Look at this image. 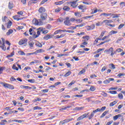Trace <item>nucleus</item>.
I'll list each match as a JSON object with an SVG mask.
<instances>
[{
  "label": "nucleus",
  "mask_w": 125,
  "mask_h": 125,
  "mask_svg": "<svg viewBox=\"0 0 125 125\" xmlns=\"http://www.w3.org/2000/svg\"><path fill=\"white\" fill-rule=\"evenodd\" d=\"M45 11H46V10L45 9V8L43 7H41L38 10V12L40 14L45 13Z\"/></svg>",
  "instance_id": "nucleus-13"
},
{
  "label": "nucleus",
  "mask_w": 125,
  "mask_h": 125,
  "mask_svg": "<svg viewBox=\"0 0 125 125\" xmlns=\"http://www.w3.org/2000/svg\"><path fill=\"white\" fill-rule=\"evenodd\" d=\"M103 25V21H98L96 23V26L97 27H100V26H102Z\"/></svg>",
  "instance_id": "nucleus-36"
},
{
  "label": "nucleus",
  "mask_w": 125,
  "mask_h": 125,
  "mask_svg": "<svg viewBox=\"0 0 125 125\" xmlns=\"http://www.w3.org/2000/svg\"><path fill=\"white\" fill-rule=\"evenodd\" d=\"M42 108L39 106H36L33 107V110L34 111L36 110H42Z\"/></svg>",
  "instance_id": "nucleus-45"
},
{
  "label": "nucleus",
  "mask_w": 125,
  "mask_h": 125,
  "mask_svg": "<svg viewBox=\"0 0 125 125\" xmlns=\"http://www.w3.org/2000/svg\"><path fill=\"white\" fill-rule=\"evenodd\" d=\"M35 45L38 47H42V44L40 42H37Z\"/></svg>",
  "instance_id": "nucleus-53"
},
{
  "label": "nucleus",
  "mask_w": 125,
  "mask_h": 125,
  "mask_svg": "<svg viewBox=\"0 0 125 125\" xmlns=\"http://www.w3.org/2000/svg\"><path fill=\"white\" fill-rule=\"evenodd\" d=\"M84 73H85V70L84 69H83L79 72L78 75L80 76L81 75H83V74H84Z\"/></svg>",
  "instance_id": "nucleus-42"
},
{
  "label": "nucleus",
  "mask_w": 125,
  "mask_h": 125,
  "mask_svg": "<svg viewBox=\"0 0 125 125\" xmlns=\"http://www.w3.org/2000/svg\"><path fill=\"white\" fill-rule=\"evenodd\" d=\"M27 82H28V83H34L35 82V79H30V80H28Z\"/></svg>",
  "instance_id": "nucleus-59"
},
{
  "label": "nucleus",
  "mask_w": 125,
  "mask_h": 125,
  "mask_svg": "<svg viewBox=\"0 0 125 125\" xmlns=\"http://www.w3.org/2000/svg\"><path fill=\"white\" fill-rule=\"evenodd\" d=\"M0 84H2L3 86L5 87V88H9V89H11V90L14 89V86L13 85L7 83H4L3 82L0 83Z\"/></svg>",
  "instance_id": "nucleus-3"
},
{
  "label": "nucleus",
  "mask_w": 125,
  "mask_h": 125,
  "mask_svg": "<svg viewBox=\"0 0 125 125\" xmlns=\"http://www.w3.org/2000/svg\"><path fill=\"white\" fill-rule=\"evenodd\" d=\"M61 8H58L55 10V12H56V13H59V12L61 11Z\"/></svg>",
  "instance_id": "nucleus-54"
},
{
  "label": "nucleus",
  "mask_w": 125,
  "mask_h": 125,
  "mask_svg": "<svg viewBox=\"0 0 125 125\" xmlns=\"http://www.w3.org/2000/svg\"><path fill=\"white\" fill-rule=\"evenodd\" d=\"M118 97L120 99V100H122V99H124V96L123 95V94L120 93L118 95Z\"/></svg>",
  "instance_id": "nucleus-46"
},
{
  "label": "nucleus",
  "mask_w": 125,
  "mask_h": 125,
  "mask_svg": "<svg viewBox=\"0 0 125 125\" xmlns=\"http://www.w3.org/2000/svg\"><path fill=\"white\" fill-rule=\"evenodd\" d=\"M91 14H95V13H97V8H95L91 10Z\"/></svg>",
  "instance_id": "nucleus-35"
},
{
  "label": "nucleus",
  "mask_w": 125,
  "mask_h": 125,
  "mask_svg": "<svg viewBox=\"0 0 125 125\" xmlns=\"http://www.w3.org/2000/svg\"><path fill=\"white\" fill-rule=\"evenodd\" d=\"M103 22V23H105V26H108L111 28H114V27L116 26L115 24H110V23H113V21L112 20H104Z\"/></svg>",
  "instance_id": "nucleus-1"
},
{
  "label": "nucleus",
  "mask_w": 125,
  "mask_h": 125,
  "mask_svg": "<svg viewBox=\"0 0 125 125\" xmlns=\"http://www.w3.org/2000/svg\"><path fill=\"white\" fill-rule=\"evenodd\" d=\"M45 52V51L44 50L42 49H40L36 50L35 51V53H36V55H37L38 53H42Z\"/></svg>",
  "instance_id": "nucleus-23"
},
{
  "label": "nucleus",
  "mask_w": 125,
  "mask_h": 125,
  "mask_svg": "<svg viewBox=\"0 0 125 125\" xmlns=\"http://www.w3.org/2000/svg\"><path fill=\"white\" fill-rule=\"evenodd\" d=\"M74 15L76 16V17L79 18V17H82V15L81 14V13L79 12H76L74 13Z\"/></svg>",
  "instance_id": "nucleus-33"
},
{
  "label": "nucleus",
  "mask_w": 125,
  "mask_h": 125,
  "mask_svg": "<svg viewBox=\"0 0 125 125\" xmlns=\"http://www.w3.org/2000/svg\"><path fill=\"white\" fill-rule=\"evenodd\" d=\"M111 40L109 39L108 40H106L105 41H104V42H101V43H100L99 44H98L97 46H99L100 45H102V44H104V43H106V42H110Z\"/></svg>",
  "instance_id": "nucleus-27"
},
{
  "label": "nucleus",
  "mask_w": 125,
  "mask_h": 125,
  "mask_svg": "<svg viewBox=\"0 0 125 125\" xmlns=\"http://www.w3.org/2000/svg\"><path fill=\"white\" fill-rule=\"evenodd\" d=\"M70 3H71L70 5L73 8H76V7L78 6V3H77L76 1H73L70 2Z\"/></svg>",
  "instance_id": "nucleus-16"
},
{
  "label": "nucleus",
  "mask_w": 125,
  "mask_h": 125,
  "mask_svg": "<svg viewBox=\"0 0 125 125\" xmlns=\"http://www.w3.org/2000/svg\"><path fill=\"white\" fill-rule=\"evenodd\" d=\"M12 122H15L16 123H18L19 124H21V123L24 122V120H18L16 119H14L12 120Z\"/></svg>",
  "instance_id": "nucleus-38"
},
{
  "label": "nucleus",
  "mask_w": 125,
  "mask_h": 125,
  "mask_svg": "<svg viewBox=\"0 0 125 125\" xmlns=\"http://www.w3.org/2000/svg\"><path fill=\"white\" fill-rule=\"evenodd\" d=\"M64 3V0L60 1L59 2H55V4L56 5H60V4H63Z\"/></svg>",
  "instance_id": "nucleus-39"
},
{
  "label": "nucleus",
  "mask_w": 125,
  "mask_h": 125,
  "mask_svg": "<svg viewBox=\"0 0 125 125\" xmlns=\"http://www.w3.org/2000/svg\"><path fill=\"white\" fill-rule=\"evenodd\" d=\"M104 53L107 54H110V56H114V54H116V51H114V48L112 47L108 49H106Z\"/></svg>",
  "instance_id": "nucleus-2"
},
{
  "label": "nucleus",
  "mask_w": 125,
  "mask_h": 125,
  "mask_svg": "<svg viewBox=\"0 0 125 125\" xmlns=\"http://www.w3.org/2000/svg\"><path fill=\"white\" fill-rule=\"evenodd\" d=\"M121 117H123L122 114H120L117 115H115L113 117V121H117L119 118H121Z\"/></svg>",
  "instance_id": "nucleus-21"
},
{
  "label": "nucleus",
  "mask_w": 125,
  "mask_h": 125,
  "mask_svg": "<svg viewBox=\"0 0 125 125\" xmlns=\"http://www.w3.org/2000/svg\"><path fill=\"white\" fill-rule=\"evenodd\" d=\"M95 89H96V88H95V87H94V86H92L90 88V91H95Z\"/></svg>",
  "instance_id": "nucleus-61"
},
{
  "label": "nucleus",
  "mask_w": 125,
  "mask_h": 125,
  "mask_svg": "<svg viewBox=\"0 0 125 125\" xmlns=\"http://www.w3.org/2000/svg\"><path fill=\"white\" fill-rule=\"evenodd\" d=\"M105 33H106V31H103L101 33L100 38H102L103 37H104V35H105Z\"/></svg>",
  "instance_id": "nucleus-62"
},
{
  "label": "nucleus",
  "mask_w": 125,
  "mask_h": 125,
  "mask_svg": "<svg viewBox=\"0 0 125 125\" xmlns=\"http://www.w3.org/2000/svg\"><path fill=\"white\" fill-rule=\"evenodd\" d=\"M12 25V21H8L7 25V29H10Z\"/></svg>",
  "instance_id": "nucleus-31"
},
{
  "label": "nucleus",
  "mask_w": 125,
  "mask_h": 125,
  "mask_svg": "<svg viewBox=\"0 0 125 125\" xmlns=\"http://www.w3.org/2000/svg\"><path fill=\"white\" fill-rule=\"evenodd\" d=\"M29 35H30V36H32V35H33L35 36L36 34V32H35V31L34 30H33V28H30L29 30Z\"/></svg>",
  "instance_id": "nucleus-25"
},
{
  "label": "nucleus",
  "mask_w": 125,
  "mask_h": 125,
  "mask_svg": "<svg viewBox=\"0 0 125 125\" xmlns=\"http://www.w3.org/2000/svg\"><path fill=\"white\" fill-rule=\"evenodd\" d=\"M85 28L87 31H91L95 29V24H92L91 25H87L85 26Z\"/></svg>",
  "instance_id": "nucleus-8"
},
{
  "label": "nucleus",
  "mask_w": 125,
  "mask_h": 125,
  "mask_svg": "<svg viewBox=\"0 0 125 125\" xmlns=\"http://www.w3.org/2000/svg\"><path fill=\"white\" fill-rule=\"evenodd\" d=\"M51 38H52L51 35H46L43 37V40H45V41H48V40H50Z\"/></svg>",
  "instance_id": "nucleus-26"
},
{
  "label": "nucleus",
  "mask_w": 125,
  "mask_h": 125,
  "mask_svg": "<svg viewBox=\"0 0 125 125\" xmlns=\"http://www.w3.org/2000/svg\"><path fill=\"white\" fill-rule=\"evenodd\" d=\"M108 93H110L111 94H117V91H108Z\"/></svg>",
  "instance_id": "nucleus-63"
},
{
  "label": "nucleus",
  "mask_w": 125,
  "mask_h": 125,
  "mask_svg": "<svg viewBox=\"0 0 125 125\" xmlns=\"http://www.w3.org/2000/svg\"><path fill=\"white\" fill-rule=\"evenodd\" d=\"M83 26H85V23H83L80 24L76 25V28L78 27V28H81L82 27H83Z\"/></svg>",
  "instance_id": "nucleus-47"
},
{
  "label": "nucleus",
  "mask_w": 125,
  "mask_h": 125,
  "mask_svg": "<svg viewBox=\"0 0 125 125\" xmlns=\"http://www.w3.org/2000/svg\"><path fill=\"white\" fill-rule=\"evenodd\" d=\"M34 44V43L33 42H28V45H29V46H30L31 47H33Z\"/></svg>",
  "instance_id": "nucleus-51"
},
{
  "label": "nucleus",
  "mask_w": 125,
  "mask_h": 125,
  "mask_svg": "<svg viewBox=\"0 0 125 125\" xmlns=\"http://www.w3.org/2000/svg\"><path fill=\"white\" fill-rule=\"evenodd\" d=\"M111 15H112V13L107 14L106 13H102L101 15H100V16L101 17L102 16H106V17H108V16H111Z\"/></svg>",
  "instance_id": "nucleus-24"
},
{
  "label": "nucleus",
  "mask_w": 125,
  "mask_h": 125,
  "mask_svg": "<svg viewBox=\"0 0 125 125\" xmlns=\"http://www.w3.org/2000/svg\"><path fill=\"white\" fill-rule=\"evenodd\" d=\"M13 33V30L12 29H9L8 32L6 33L7 36H9L10 35H11Z\"/></svg>",
  "instance_id": "nucleus-41"
},
{
  "label": "nucleus",
  "mask_w": 125,
  "mask_h": 125,
  "mask_svg": "<svg viewBox=\"0 0 125 125\" xmlns=\"http://www.w3.org/2000/svg\"><path fill=\"white\" fill-rule=\"evenodd\" d=\"M109 66L111 67H110V69H112V70H115L116 69V67L115 66V65L113 63L109 64Z\"/></svg>",
  "instance_id": "nucleus-44"
},
{
  "label": "nucleus",
  "mask_w": 125,
  "mask_h": 125,
  "mask_svg": "<svg viewBox=\"0 0 125 125\" xmlns=\"http://www.w3.org/2000/svg\"><path fill=\"white\" fill-rule=\"evenodd\" d=\"M115 34H118V31H115V30H112L110 32H109V33H108L109 36H112V35H114Z\"/></svg>",
  "instance_id": "nucleus-34"
},
{
  "label": "nucleus",
  "mask_w": 125,
  "mask_h": 125,
  "mask_svg": "<svg viewBox=\"0 0 125 125\" xmlns=\"http://www.w3.org/2000/svg\"><path fill=\"white\" fill-rule=\"evenodd\" d=\"M20 17V16H19L18 15L14 16L13 17V18L14 20H16V21H19V20H23L24 18H19Z\"/></svg>",
  "instance_id": "nucleus-14"
},
{
  "label": "nucleus",
  "mask_w": 125,
  "mask_h": 125,
  "mask_svg": "<svg viewBox=\"0 0 125 125\" xmlns=\"http://www.w3.org/2000/svg\"><path fill=\"white\" fill-rule=\"evenodd\" d=\"M66 36V34H62L61 35H56L55 36V39H62V38H64Z\"/></svg>",
  "instance_id": "nucleus-19"
},
{
  "label": "nucleus",
  "mask_w": 125,
  "mask_h": 125,
  "mask_svg": "<svg viewBox=\"0 0 125 125\" xmlns=\"http://www.w3.org/2000/svg\"><path fill=\"white\" fill-rule=\"evenodd\" d=\"M2 22H6V20H7V17L4 16V18L2 19Z\"/></svg>",
  "instance_id": "nucleus-64"
},
{
  "label": "nucleus",
  "mask_w": 125,
  "mask_h": 125,
  "mask_svg": "<svg viewBox=\"0 0 125 125\" xmlns=\"http://www.w3.org/2000/svg\"><path fill=\"white\" fill-rule=\"evenodd\" d=\"M37 34H34V38H35V39H36V38H39V37H40V36L41 35V31H40L39 30H38L37 32Z\"/></svg>",
  "instance_id": "nucleus-29"
},
{
  "label": "nucleus",
  "mask_w": 125,
  "mask_h": 125,
  "mask_svg": "<svg viewBox=\"0 0 125 125\" xmlns=\"http://www.w3.org/2000/svg\"><path fill=\"white\" fill-rule=\"evenodd\" d=\"M70 108H72V106L69 105L64 108H62L60 109V111H64V110H67V109H69Z\"/></svg>",
  "instance_id": "nucleus-32"
},
{
  "label": "nucleus",
  "mask_w": 125,
  "mask_h": 125,
  "mask_svg": "<svg viewBox=\"0 0 125 125\" xmlns=\"http://www.w3.org/2000/svg\"><path fill=\"white\" fill-rule=\"evenodd\" d=\"M82 39H83V40H83L82 42H88V40H89L90 39V37H89V36L88 35H86L85 36H83L82 37Z\"/></svg>",
  "instance_id": "nucleus-18"
},
{
  "label": "nucleus",
  "mask_w": 125,
  "mask_h": 125,
  "mask_svg": "<svg viewBox=\"0 0 125 125\" xmlns=\"http://www.w3.org/2000/svg\"><path fill=\"white\" fill-rule=\"evenodd\" d=\"M89 115V112H87L86 113H84V114L81 115L80 117H78L77 119V122L80 121H82V120H83L85 118H86L87 116Z\"/></svg>",
  "instance_id": "nucleus-7"
},
{
  "label": "nucleus",
  "mask_w": 125,
  "mask_h": 125,
  "mask_svg": "<svg viewBox=\"0 0 125 125\" xmlns=\"http://www.w3.org/2000/svg\"><path fill=\"white\" fill-rule=\"evenodd\" d=\"M116 104H117V102H116V101H114L113 102H111L109 104V106L113 107V106L116 105Z\"/></svg>",
  "instance_id": "nucleus-43"
},
{
  "label": "nucleus",
  "mask_w": 125,
  "mask_h": 125,
  "mask_svg": "<svg viewBox=\"0 0 125 125\" xmlns=\"http://www.w3.org/2000/svg\"><path fill=\"white\" fill-rule=\"evenodd\" d=\"M125 26V24L124 23H121L118 27V30H121V29H122V28H123V27H124Z\"/></svg>",
  "instance_id": "nucleus-60"
},
{
  "label": "nucleus",
  "mask_w": 125,
  "mask_h": 125,
  "mask_svg": "<svg viewBox=\"0 0 125 125\" xmlns=\"http://www.w3.org/2000/svg\"><path fill=\"white\" fill-rule=\"evenodd\" d=\"M37 30H39L40 31V32H42V34H47L48 33V30H46L45 28L43 27H39L37 29Z\"/></svg>",
  "instance_id": "nucleus-12"
},
{
  "label": "nucleus",
  "mask_w": 125,
  "mask_h": 125,
  "mask_svg": "<svg viewBox=\"0 0 125 125\" xmlns=\"http://www.w3.org/2000/svg\"><path fill=\"white\" fill-rule=\"evenodd\" d=\"M106 109V106H103L101 108H97L96 109L97 112H103V111H105Z\"/></svg>",
  "instance_id": "nucleus-22"
},
{
  "label": "nucleus",
  "mask_w": 125,
  "mask_h": 125,
  "mask_svg": "<svg viewBox=\"0 0 125 125\" xmlns=\"http://www.w3.org/2000/svg\"><path fill=\"white\" fill-rule=\"evenodd\" d=\"M32 23L34 24V25H40V23L39 22V21L36 19H34L32 21Z\"/></svg>",
  "instance_id": "nucleus-20"
},
{
  "label": "nucleus",
  "mask_w": 125,
  "mask_h": 125,
  "mask_svg": "<svg viewBox=\"0 0 125 125\" xmlns=\"http://www.w3.org/2000/svg\"><path fill=\"white\" fill-rule=\"evenodd\" d=\"M63 23L65 26H71V25H72V23H71L70 18L69 17H66L65 18Z\"/></svg>",
  "instance_id": "nucleus-6"
},
{
  "label": "nucleus",
  "mask_w": 125,
  "mask_h": 125,
  "mask_svg": "<svg viewBox=\"0 0 125 125\" xmlns=\"http://www.w3.org/2000/svg\"><path fill=\"white\" fill-rule=\"evenodd\" d=\"M12 69H13V70H16V71H18L19 70V68H18L15 64L13 65Z\"/></svg>",
  "instance_id": "nucleus-56"
},
{
  "label": "nucleus",
  "mask_w": 125,
  "mask_h": 125,
  "mask_svg": "<svg viewBox=\"0 0 125 125\" xmlns=\"http://www.w3.org/2000/svg\"><path fill=\"white\" fill-rule=\"evenodd\" d=\"M75 21L76 22H77V24H80V23H82L83 22V20L76 19Z\"/></svg>",
  "instance_id": "nucleus-58"
},
{
  "label": "nucleus",
  "mask_w": 125,
  "mask_h": 125,
  "mask_svg": "<svg viewBox=\"0 0 125 125\" xmlns=\"http://www.w3.org/2000/svg\"><path fill=\"white\" fill-rule=\"evenodd\" d=\"M71 121H73V118L66 119L64 120L63 121H61L60 122V124H61V125H65V124L69 123V122H71Z\"/></svg>",
  "instance_id": "nucleus-9"
},
{
  "label": "nucleus",
  "mask_w": 125,
  "mask_h": 125,
  "mask_svg": "<svg viewBox=\"0 0 125 125\" xmlns=\"http://www.w3.org/2000/svg\"><path fill=\"white\" fill-rule=\"evenodd\" d=\"M27 42H28V39L23 38L19 42L18 44L19 45H24V46H26V45H27Z\"/></svg>",
  "instance_id": "nucleus-5"
},
{
  "label": "nucleus",
  "mask_w": 125,
  "mask_h": 125,
  "mask_svg": "<svg viewBox=\"0 0 125 125\" xmlns=\"http://www.w3.org/2000/svg\"><path fill=\"white\" fill-rule=\"evenodd\" d=\"M63 56H69V54H62L58 55V57H62Z\"/></svg>",
  "instance_id": "nucleus-50"
},
{
  "label": "nucleus",
  "mask_w": 125,
  "mask_h": 125,
  "mask_svg": "<svg viewBox=\"0 0 125 125\" xmlns=\"http://www.w3.org/2000/svg\"><path fill=\"white\" fill-rule=\"evenodd\" d=\"M72 74V72L71 71H68L65 74H64V77H69L70 75Z\"/></svg>",
  "instance_id": "nucleus-52"
},
{
  "label": "nucleus",
  "mask_w": 125,
  "mask_h": 125,
  "mask_svg": "<svg viewBox=\"0 0 125 125\" xmlns=\"http://www.w3.org/2000/svg\"><path fill=\"white\" fill-rule=\"evenodd\" d=\"M93 16H94V15L83 17V19H84L85 20H86V19H89V18H92V17H93Z\"/></svg>",
  "instance_id": "nucleus-40"
},
{
  "label": "nucleus",
  "mask_w": 125,
  "mask_h": 125,
  "mask_svg": "<svg viewBox=\"0 0 125 125\" xmlns=\"http://www.w3.org/2000/svg\"><path fill=\"white\" fill-rule=\"evenodd\" d=\"M88 43L86 41H83V42L80 45V47H82V48H84V47H85V45H87Z\"/></svg>",
  "instance_id": "nucleus-17"
},
{
  "label": "nucleus",
  "mask_w": 125,
  "mask_h": 125,
  "mask_svg": "<svg viewBox=\"0 0 125 125\" xmlns=\"http://www.w3.org/2000/svg\"><path fill=\"white\" fill-rule=\"evenodd\" d=\"M1 41L0 40V47L2 49V50L5 51L6 50V47H5V40L4 38H1Z\"/></svg>",
  "instance_id": "nucleus-4"
},
{
  "label": "nucleus",
  "mask_w": 125,
  "mask_h": 125,
  "mask_svg": "<svg viewBox=\"0 0 125 125\" xmlns=\"http://www.w3.org/2000/svg\"><path fill=\"white\" fill-rule=\"evenodd\" d=\"M21 88L25 89H32V87L29 86H25V85H21Z\"/></svg>",
  "instance_id": "nucleus-28"
},
{
  "label": "nucleus",
  "mask_w": 125,
  "mask_h": 125,
  "mask_svg": "<svg viewBox=\"0 0 125 125\" xmlns=\"http://www.w3.org/2000/svg\"><path fill=\"white\" fill-rule=\"evenodd\" d=\"M61 32H62L61 29H58L54 32V35H57L59 34V33H61Z\"/></svg>",
  "instance_id": "nucleus-55"
},
{
  "label": "nucleus",
  "mask_w": 125,
  "mask_h": 125,
  "mask_svg": "<svg viewBox=\"0 0 125 125\" xmlns=\"http://www.w3.org/2000/svg\"><path fill=\"white\" fill-rule=\"evenodd\" d=\"M13 6H14L13 3L11 2H9L8 6L9 9H12V8H13Z\"/></svg>",
  "instance_id": "nucleus-30"
},
{
  "label": "nucleus",
  "mask_w": 125,
  "mask_h": 125,
  "mask_svg": "<svg viewBox=\"0 0 125 125\" xmlns=\"http://www.w3.org/2000/svg\"><path fill=\"white\" fill-rule=\"evenodd\" d=\"M40 18L41 20L44 21L47 18V13H44L42 14H40Z\"/></svg>",
  "instance_id": "nucleus-11"
},
{
  "label": "nucleus",
  "mask_w": 125,
  "mask_h": 125,
  "mask_svg": "<svg viewBox=\"0 0 125 125\" xmlns=\"http://www.w3.org/2000/svg\"><path fill=\"white\" fill-rule=\"evenodd\" d=\"M102 50H104V49H101V48L98 49L97 51H96L94 52V54H97V53H99V52L102 51Z\"/></svg>",
  "instance_id": "nucleus-49"
},
{
  "label": "nucleus",
  "mask_w": 125,
  "mask_h": 125,
  "mask_svg": "<svg viewBox=\"0 0 125 125\" xmlns=\"http://www.w3.org/2000/svg\"><path fill=\"white\" fill-rule=\"evenodd\" d=\"M62 9L64 10V11H69L70 10V7L68 6H64Z\"/></svg>",
  "instance_id": "nucleus-48"
},
{
  "label": "nucleus",
  "mask_w": 125,
  "mask_h": 125,
  "mask_svg": "<svg viewBox=\"0 0 125 125\" xmlns=\"http://www.w3.org/2000/svg\"><path fill=\"white\" fill-rule=\"evenodd\" d=\"M95 113H97L96 109L93 110L92 112L91 113L90 115L88 116V120H91V119L94 117V114H95Z\"/></svg>",
  "instance_id": "nucleus-15"
},
{
  "label": "nucleus",
  "mask_w": 125,
  "mask_h": 125,
  "mask_svg": "<svg viewBox=\"0 0 125 125\" xmlns=\"http://www.w3.org/2000/svg\"><path fill=\"white\" fill-rule=\"evenodd\" d=\"M5 123H7V121H6V120H1V122H0L1 125H5Z\"/></svg>",
  "instance_id": "nucleus-57"
},
{
  "label": "nucleus",
  "mask_w": 125,
  "mask_h": 125,
  "mask_svg": "<svg viewBox=\"0 0 125 125\" xmlns=\"http://www.w3.org/2000/svg\"><path fill=\"white\" fill-rule=\"evenodd\" d=\"M109 112V111H104L102 114V115L100 116V118L102 119V118H104V117L105 116H106V115H107V113Z\"/></svg>",
  "instance_id": "nucleus-37"
},
{
  "label": "nucleus",
  "mask_w": 125,
  "mask_h": 125,
  "mask_svg": "<svg viewBox=\"0 0 125 125\" xmlns=\"http://www.w3.org/2000/svg\"><path fill=\"white\" fill-rule=\"evenodd\" d=\"M79 9L82 10V12H85L86 10V6L83 5H80L78 6Z\"/></svg>",
  "instance_id": "nucleus-10"
}]
</instances>
